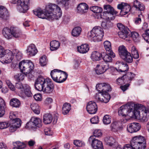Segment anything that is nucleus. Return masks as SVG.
<instances>
[{
    "label": "nucleus",
    "instance_id": "f257e3e1",
    "mask_svg": "<svg viewBox=\"0 0 149 149\" xmlns=\"http://www.w3.org/2000/svg\"><path fill=\"white\" fill-rule=\"evenodd\" d=\"M44 10V11L40 8H38L33 10V12L39 18L52 20L57 19L62 15L61 8L55 4H49L46 6Z\"/></svg>",
    "mask_w": 149,
    "mask_h": 149
},
{
    "label": "nucleus",
    "instance_id": "f03ea898",
    "mask_svg": "<svg viewBox=\"0 0 149 149\" xmlns=\"http://www.w3.org/2000/svg\"><path fill=\"white\" fill-rule=\"evenodd\" d=\"M36 89L39 91H42L47 93H52L54 86L52 80L49 78L45 79L42 77H39L35 83Z\"/></svg>",
    "mask_w": 149,
    "mask_h": 149
},
{
    "label": "nucleus",
    "instance_id": "7ed1b4c3",
    "mask_svg": "<svg viewBox=\"0 0 149 149\" xmlns=\"http://www.w3.org/2000/svg\"><path fill=\"white\" fill-rule=\"evenodd\" d=\"M50 75L54 81L59 83L65 81L68 76V74L66 72L58 69L52 70L50 72Z\"/></svg>",
    "mask_w": 149,
    "mask_h": 149
},
{
    "label": "nucleus",
    "instance_id": "20e7f679",
    "mask_svg": "<svg viewBox=\"0 0 149 149\" xmlns=\"http://www.w3.org/2000/svg\"><path fill=\"white\" fill-rule=\"evenodd\" d=\"M103 36V29L100 26H95L88 34V38L95 42L101 41Z\"/></svg>",
    "mask_w": 149,
    "mask_h": 149
},
{
    "label": "nucleus",
    "instance_id": "39448f33",
    "mask_svg": "<svg viewBox=\"0 0 149 149\" xmlns=\"http://www.w3.org/2000/svg\"><path fill=\"white\" fill-rule=\"evenodd\" d=\"M130 144L135 149H145L146 145L145 138L140 135L133 137Z\"/></svg>",
    "mask_w": 149,
    "mask_h": 149
},
{
    "label": "nucleus",
    "instance_id": "423d86ee",
    "mask_svg": "<svg viewBox=\"0 0 149 149\" xmlns=\"http://www.w3.org/2000/svg\"><path fill=\"white\" fill-rule=\"evenodd\" d=\"M42 126L41 120L36 117H32L29 122L26 124V126L29 128L34 129L36 127H40Z\"/></svg>",
    "mask_w": 149,
    "mask_h": 149
},
{
    "label": "nucleus",
    "instance_id": "0eeeda50",
    "mask_svg": "<svg viewBox=\"0 0 149 149\" xmlns=\"http://www.w3.org/2000/svg\"><path fill=\"white\" fill-rule=\"evenodd\" d=\"M133 105H132L131 104H126L123 105L119 108L118 110V114L119 115L123 116H129L130 111L133 109Z\"/></svg>",
    "mask_w": 149,
    "mask_h": 149
},
{
    "label": "nucleus",
    "instance_id": "6e6552de",
    "mask_svg": "<svg viewBox=\"0 0 149 149\" xmlns=\"http://www.w3.org/2000/svg\"><path fill=\"white\" fill-rule=\"evenodd\" d=\"M89 141L91 142L92 147L94 149H104L102 142L95 139L93 136L90 137Z\"/></svg>",
    "mask_w": 149,
    "mask_h": 149
},
{
    "label": "nucleus",
    "instance_id": "1a4fd4ad",
    "mask_svg": "<svg viewBox=\"0 0 149 149\" xmlns=\"http://www.w3.org/2000/svg\"><path fill=\"white\" fill-rule=\"evenodd\" d=\"M86 110L90 114H95L97 109V107L96 103L93 101H90L86 105Z\"/></svg>",
    "mask_w": 149,
    "mask_h": 149
},
{
    "label": "nucleus",
    "instance_id": "9d476101",
    "mask_svg": "<svg viewBox=\"0 0 149 149\" xmlns=\"http://www.w3.org/2000/svg\"><path fill=\"white\" fill-rule=\"evenodd\" d=\"M117 13L118 12L112 13L111 12H104L101 13L100 14H99L100 16H98L97 17V19H99L102 18L110 21L111 20L114 19V17L113 15H116Z\"/></svg>",
    "mask_w": 149,
    "mask_h": 149
},
{
    "label": "nucleus",
    "instance_id": "9b49d317",
    "mask_svg": "<svg viewBox=\"0 0 149 149\" xmlns=\"http://www.w3.org/2000/svg\"><path fill=\"white\" fill-rule=\"evenodd\" d=\"M118 9L121 10L120 14L122 15H125L128 13L130 11V6L127 3H122L117 6Z\"/></svg>",
    "mask_w": 149,
    "mask_h": 149
},
{
    "label": "nucleus",
    "instance_id": "f8f14e48",
    "mask_svg": "<svg viewBox=\"0 0 149 149\" xmlns=\"http://www.w3.org/2000/svg\"><path fill=\"white\" fill-rule=\"evenodd\" d=\"M140 128L141 125L139 123H133L127 125V129L129 132L133 133L138 131Z\"/></svg>",
    "mask_w": 149,
    "mask_h": 149
},
{
    "label": "nucleus",
    "instance_id": "ddd939ff",
    "mask_svg": "<svg viewBox=\"0 0 149 149\" xmlns=\"http://www.w3.org/2000/svg\"><path fill=\"white\" fill-rule=\"evenodd\" d=\"M8 51H9L8 50H4V51L0 52V58H2L6 56V57H7L8 58V59H6L5 61H3L4 63H5L6 64H8L12 62L13 59V56L12 55V52H10L9 53L8 55L6 54V53Z\"/></svg>",
    "mask_w": 149,
    "mask_h": 149
},
{
    "label": "nucleus",
    "instance_id": "4468645a",
    "mask_svg": "<svg viewBox=\"0 0 149 149\" xmlns=\"http://www.w3.org/2000/svg\"><path fill=\"white\" fill-rule=\"evenodd\" d=\"M17 3L22 8L20 9L21 12L25 13L28 10L29 0H20L18 1Z\"/></svg>",
    "mask_w": 149,
    "mask_h": 149
},
{
    "label": "nucleus",
    "instance_id": "2eb2a0df",
    "mask_svg": "<svg viewBox=\"0 0 149 149\" xmlns=\"http://www.w3.org/2000/svg\"><path fill=\"white\" fill-rule=\"evenodd\" d=\"M130 33V31L128 28H126L125 29V30H123L122 31H119L118 33V35L120 38L126 40H129V38L130 37V35L129 33Z\"/></svg>",
    "mask_w": 149,
    "mask_h": 149
},
{
    "label": "nucleus",
    "instance_id": "dca6fc26",
    "mask_svg": "<svg viewBox=\"0 0 149 149\" xmlns=\"http://www.w3.org/2000/svg\"><path fill=\"white\" fill-rule=\"evenodd\" d=\"M0 18L4 20L9 18V14L7 8L5 7L0 6Z\"/></svg>",
    "mask_w": 149,
    "mask_h": 149
},
{
    "label": "nucleus",
    "instance_id": "f3484780",
    "mask_svg": "<svg viewBox=\"0 0 149 149\" xmlns=\"http://www.w3.org/2000/svg\"><path fill=\"white\" fill-rule=\"evenodd\" d=\"M140 120L143 122H146L148 121L149 117V109L144 108L141 111Z\"/></svg>",
    "mask_w": 149,
    "mask_h": 149
},
{
    "label": "nucleus",
    "instance_id": "a211bd4d",
    "mask_svg": "<svg viewBox=\"0 0 149 149\" xmlns=\"http://www.w3.org/2000/svg\"><path fill=\"white\" fill-rule=\"evenodd\" d=\"M38 50L35 45L33 44H31L27 47L26 53L30 56H35L37 53Z\"/></svg>",
    "mask_w": 149,
    "mask_h": 149
},
{
    "label": "nucleus",
    "instance_id": "6ab92c4d",
    "mask_svg": "<svg viewBox=\"0 0 149 149\" xmlns=\"http://www.w3.org/2000/svg\"><path fill=\"white\" fill-rule=\"evenodd\" d=\"M34 66H19L21 72L28 74L29 76L30 75L32 76L30 72L33 69Z\"/></svg>",
    "mask_w": 149,
    "mask_h": 149
},
{
    "label": "nucleus",
    "instance_id": "aec40b11",
    "mask_svg": "<svg viewBox=\"0 0 149 149\" xmlns=\"http://www.w3.org/2000/svg\"><path fill=\"white\" fill-rule=\"evenodd\" d=\"M104 45L107 53L112 57H115V54L111 50V45L110 42L108 41H105L104 43Z\"/></svg>",
    "mask_w": 149,
    "mask_h": 149
},
{
    "label": "nucleus",
    "instance_id": "412c9836",
    "mask_svg": "<svg viewBox=\"0 0 149 149\" xmlns=\"http://www.w3.org/2000/svg\"><path fill=\"white\" fill-rule=\"evenodd\" d=\"M100 94V97L97 98L98 100L105 103L108 102L111 98L110 95L108 92H103Z\"/></svg>",
    "mask_w": 149,
    "mask_h": 149
},
{
    "label": "nucleus",
    "instance_id": "4be33fe9",
    "mask_svg": "<svg viewBox=\"0 0 149 149\" xmlns=\"http://www.w3.org/2000/svg\"><path fill=\"white\" fill-rule=\"evenodd\" d=\"M77 8L79 13L84 14L87 12L88 9V6L85 3H82L78 5Z\"/></svg>",
    "mask_w": 149,
    "mask_h": 149
},
{
    "label": "nucleus",
    "instance_id": "5701e85b",
    "mask_svg": "<svg viewBox=\"0 0 149 149\" xmlns=\"http://www.w3.org/2000/svg\"><path fill=\"white\" fill-rule=\"evenodd\" d=\"M3 34L4 37L9 40L12 38V30L8 27L4 28L3 30Z\"/></svg>",
    "mask_w": 149,
    "mask_h": 149
},
{
    "label": "nucleus",
    "instance_id": "b1692460",
    "mask_svg": "<svg viewBox=\"0 0 149 149\" xmlns=\"http://www.w3.org/2000/svg\"><path fill=\"white\" fill-rule=\"evenodd\" d=\"M109 68V66H97L95 70L96 74L99 75L104 73Z\"/></svg>",
    "mask_w": 149,
    "mask_h": 149
},
{
    "label": "nucleus",
    "instance_id": "393cba45",
    "mask_svg": "<svg viewBox=\"0 0 149 149\" xmlns=\"http://www.w3.org/2000/svg\"><path fill=\"white\" fill-rule=\"evenodd\" d=\"M78 51L82 54L86 53L89 49V46L86 44H82L80 46L77 47Z\"/></svg>",
    "mask_w": 149,
    "mask_h": 149
},
{
    "label": "nucleus",
    "instance_id": "a878e982",
    "mask_svg": "<svg viewBox=\"0 0 149 149\" xmlns=\"http://www.w3.org/2000/svg\"><path fill=\"white\" fill-rule=\"evenodd\" d=\"M129 116L131 118L134 117L136 119H140L141 111L138 109L130 110L129 112Z\"/></svg>",
    "mask_w": 149,
    "mask_h": 149
},
{
    "label": "nucleus",
    "instance_id": "bb28decb",
    "mask_svg": "<svg viewBox=\"0 0 149 149\" xmlns=\"http://www.w3.org/2000/svg\"><path fill=\"white\" fill-rule=\"evenodd\" d=\"M90 9L93 12L95 13L94 16L97 19L98 16H100V14L102 13V9L97 6H93L90 8Z\"/></svg>",
    "mask_w": 149,
    "mask_h": 149
},
{
    "label": "nucleus",
    "instance_id": "cd10ccee",
    "mask_svg": "<svg viewBox=\"0 0 149 149\" xmlns=\"http://www.w3.org/2000/svg\"><path fill=\"white\" fill-rule=\"evenodd\" d=\"M106 145L110 147H115L116 144L115 140L112 137H106L104 139Z\"/></svg>",
    "mask_w": 149,
    "mask_h": 149
},
{
    "label": "nucleus",
    "instance_id": "c85d7f7f",
    "mask_svg": "<svg viewBox=\"0 0 149 149\" xmlns=\"http://www.w3.org/2000/svg\"><path fill=\"white\" fill-rule=\"evenodd\" d=\"M60 45V42L56 40H53L50 43V49L51 51H54L57 50Z\"/></svg>",
    "mask_w": 149,
    "mask_h": 149
},
{
    "label": "nucleus",
    "instance_id": "c756f323",
    "mask_svg": "<svg viewBox=\"0 0 149 149\" xmlns=\"http://www.w3.org/2000/svg\"><path fill=\"white\" fill-rule=\"evenodd\" d=\"M71 109V105L69 103H64L62 107V112L64 115L67 114Z\"/></svg>",
    "mask_w": 149,
    "mask_h": 149
},
{
    "label": "nucleus",
    "instance_id": "7c9ffc66",
    "mask_svg": "<svg viewBox=\"0 0 149 149\" xmlns=\"http://www.w3.org/2000/svg\"><path fill=\"white\" fill-rule=\"evenodd\" d=\"M52 120V117L50 113H47L44 115L43 122L45 124H48L51 123Z\"/></svg>",
    "mask_w": 149,
    "mask_h": 149
},
{
    "label": "nucleus",
    "instance_id": "2f4dec72",
    "mask_svg": "<svg viewBox=\"0 0 149 149\" xmlns=\"http://www.w3.org/2000/svg\"><path fill=\"white\" fill-rule=\"evenodd\" d=\"M134 6L138 10L143 11L145 9L144 5L137 0H135L134 1Z\"/></svg>",
    "mask_w": 149,
    "mask_h": 149
},
{
    "label": "nucleus",
    "instance_id": "473e14b6",
    "mask_svg": "<svg viewBox=\"0 0 149 149\" xmlns=\"http://www.w3.org/2000/svg\"><path fill=\"white\" fill-rule=\"evenodd\" d=\"M102 54L98 52L95 51L92 52L91 58L93 61H98L100 60Z\"/></svg>",
    "mask_w": 149,
    "mask_h": 149
},
{
    "label": "nucleus",
    "instance_id": "72a5a7b5",
    "mask_svg": "<svg viewBox=\"0 0 149 149\" xmlns=\"http://www.w3.org/2000/svg\"><path fill=\"white\" fill-rule=\"evenodd\" d=\"M119 54L120 57L123 58L125 57V56L129 53L125 47L124 46H121L119 47L118 49Z\"/></svg>",
    "mask_w": 149,
    "mask_h": 149
},
{
    "label": "nucleus",
    "instance_id": "f704fd0d",
    "mask_svg": "<svg viewBox=\"0 0 149 149\" xmlns=\"http://www.w3.org/2000/svg\"><path fill=\"white\" fill-rule=\"evenodd\" d=\"M10 105L14 107H19L21 104L19 100L16 98H13L10 101Z\"/></svg>",
    "mask_w": 149,
    "mask_h": 149
},
{
    "label": "nucleus",
    "instance_id": "c9c22d12",
    "mask_svg": "<svg viewBox=\"0 0 149 149\" xmlns=\"http://www.w3.org/2000/svg\"><path fill=\"white\" fill-rule=\"evenodd\" d=\"M81 29L79 26L74 27L72 31V35L74 37H78L80 34Z\"/></svg>",
    "mask_w": 149,
    "mask_h": 149
},
{
    "label": "nucleus",
    "instance_id": "e433bc0d",
    "mask_svg": "<svg viewBox=\"0 0 149 149\" xmlns=\"http://www.w3.org/2000/svg\"><path fill=\"white\" fill-rule=\"evenodd\" d=\"M31 107L33 111L36 114H38L40 113L39 106L37 104L32 103L31 105Z\"/></svg>",
    "mask_w": 149,
    "mask_h": 149
},
{
    "label": "nucleus",
    "instance_id": "4c0bfd02",
    "mask_svg": "<svg viewBox=\"0 0 149 149\" xmlns=\"http://www.w3.org/2000/svg\"><path fill=\"white\" fill-rule=\"evenodd\" d=\"M13 144L15 147L13 149H25V145L21 142L18 141L14 142Z\"/></svg>",
    "mask_w": 149,
    "mask_h": 149
},
{
    "label": "nucleus",
    "instance_id": "58836bf2",
    "mask_svg": "<svg viewBox=\"0 0 149 149\" xmlns=\"http://www.w3.org/2000/svg\"><path fill=\"white\" fill-rule=\"evenodd\" d=\"M24 86V88L23 90L24 91V93L25 95L28 97L32 96L33 94L30 90V88L29 86L27 84H25Z\"/></svg>",
    "mask_w": 149,
    "mask_h": 149
},
{
    "label": "nucleus",
    "instance_id": "ea45409f",
    "mask_svg": "<svg viewBox=\"0 0 149 149\" xmlns=\"http://www.w3.org/2000/svg\"><path fill=\"white\" fill-rule=\"evenodd\" d=\"M104 12H106L116 13L117 12L114 10L113 7L109 5H105L103 7Z\"/></svg>",
    "mask_w": 149,
    "mask_h": 149
},
{
    "label": "nucleus",
    "instance_id": "a19ab883",
    "mask_svg": "<svg viewBox=\"0 0 149 149\" xmlns=\"http://www.w3.org/2000/svg\"><path fill=\"white\" fill-rule=\"evenodd\" d=\"M116 81L117 84L119 85L124 84L127 82L125 75H123L121 77H119L116 80Z\"/></svg>",
    "mask_w": 149,
    "mask_h": 149
},
{
    "label": "nucleus",
    "instance_id": "79ce46f5",
    "mask_svg": "<svg viewBox=\"0 0 149 149\" xmlns=\"http://www.w3.org/2000/svg\"><path fill=\"white\" fill-rule=\"evenodd\" d=\"M108 54H107L106 53H103L102 54V57L105 62H109L112 61V58H114L111 56L110 55L109 56Z\"/></svg>",
    "mask_w": 149,
    "mask_h": 149
},
{
    "label": "nucleus",
    "instance_id": "37998d69",
    "mask_svg": "<svg viewBox=\"0 0 149 149\" xmlns=\"http://www.w3.org/2000/svg\"><path fill=\"white\" fill-rule=\"evenodd\" d=\"M124 75H125L127 82L129 81V83L131 82L135 76V74L131 72H128Z\"/></svg>",
    "mask_w": 149,
    "mask_h": 149
},
{
    "label": "nucleus",
    "instance_id": "c03bdc74",
    "mask_svg": "<svg viewBox=\"0 0 149 149\" xmlns=\"http://www.w3.org/2000/svg\"><path fill=\"white\" fill-rule=\"evenodd\" d=\"M131 54L133 58L135 59L139 58V55L137 51L136 50L135 47L133 46L132 47L131 50Z\"/></svg>",
    "mask_w": 149,
    "mask_h": 149
},
{
    "label": "nucleus",
    "instance_id": "a18cd8bd",
    "mask_svg": "<svg viewBox=\"0 0 149 149\" xmlns=\"http://www.w3.org/2000/svg\"><path fill=\"white\" fill-rule=\"evenodd\" d=\"M111 121V117L109 115H106L103 118V122L105 125H107L110 124Z\"/></svg>",
    "mask_w": 149,
    "mask_h": 149
},
{
    "label": "nucleus",
    "instance_id": "49530a36",
    "mask_svg": "<svg viewBox=\"0 0 149 149\" xmlns=\"http://www.w3.org/2000/svg\"><path fill=\"white\" fill-rule=\"evenodd\" d=\"M111 23L110 21L107 20L102 22L101 26L105 29H108L111 26Z\"/></svg>",
    "mask_w": 149,
    "mask_h": 149
},
{
    "label": "nucleus",
    "instance_id": "de8ad7c7",
    "mask_svg": "<svg viewBox=\"0 0 149 149\" xmlns=\"http://www.w3.org/2000/svg\"><path fill=\"white\" fill-rule=\"evenodd\" d=\"M34 65V63L30 60H23L19 63V65Z\"/></svg>",
    "mask_w": 149,
    "mask_h": 149
},
{
    "label": "nucleus",
    "instance_id": "09e8293b",
    "mask_svg": "<svg viewBox=\"0 0 149 149\" xmlns=\"http://www.w3.org/2000/svg\"><path fill=\"white\" fill-rule=\"evenodd\" d=\"M111 88L110 85L106 83H103V92H108L111 91Z\"/></svg>",
    "mask_w": 149,
    "mask_h": 149
},
{
    "label": "nucleus",
    "instance_id": "8fccbe9b",
    "mask_svg": "<svg viewBox=\"0 0 149 149\" xmlns=\"http://www.w3.org/2000/svg\"><path fill=\"white\" fill-rule=\"evenodd\" d=\"M130 37H131L134 41L136 42L139 39V34L136 32H132L130 35Z\"/></svg>",
    "mask_w": 149,
    "mask_h": 149
},
{
    "label": "nucleus",
    "instance_id": "3c124183",
    "mask_svg": "<svg viewBox=\"0 0 149 149\" xmlns=\"http://www.w3.org/2000/svg\"><path fill=\"white\" fill-rule=\"evenodd\" d=\"M125 56V57L122 58L124 59L127 62L130 63L133 61L132 57L130 53H128Z\"/></svg>",
    "mask_w": 149,
    "mask_h": 149
},
{
    "label": "nucleus",
    "instance_id": "603ef678",
    "mask_svg": "<svg viewBox=\"0 0 149 149\" xmlns=\"http://www.w3.org/2000/svg\"><path fill=\"white\" fill-rule=\"evenodd\" d=\"M9 126V124L8 121L0 122V129H3L8 127Z\"/></svg>",
    "mask_w": 149,
    "mask_h": 149
},
{
    "label": "nucleus",
    "instance_id": "864d4df0",
    "mask_svg": "<svg viewBox=\"0 0 149 149\" xmlns=\"http://www.w3.org/2000/svg\"><path fill=\"white\" fill-rule=\"evenodd\" d=\"M111 128L112 131L114 132L117 131L118 129L117 123L116 122H113L111 125Z\"/></svg>",
    "mask_w": 149,
    "mask_h": 149
},
{
    "label": "nucleus",
    "instance_id": "5fc2aeb1",
    "mask_svg": "<svg viewBox=\"0 0 149 149\" xmlns=\"http://www.w3.org/2000/svg\"><path fill=\"white\" fill-rule=\"evenodd\" d=\"M25 76L23 74H18L15 76V78L17 81H19L23 80Z\"/></svg>",
    "mask_w": 149,
    "mask_h": 149
},
{
    "label": "nucleus",
    "instance_id": "6e6d98bb",
    "mask_svg": "<svg viewBox=\"0 0 149 149\" xmlns=\"http://www.w3.org/2000/svg\"><path fill=\"white\" fill-rule=\"evenodd\" d=\"M47 60L45 56H41L40 59V63L41 65H46L47 64Z\"/></svg>",
    "mask_w": 149,
    "mask_h": 149
},
{
    "label": "nucleus",
    "instance_id": "4d7b16f0",
    "mask_svg": "<svg viewBox=\"0 0 149 149\" xmlns=\"http://www.w3.org/2000/svg\"><path fill=\"white\" fill-rule=\"evenodd\" d=\"M145 32L142 34V36L147 42L149 43V29L145 31Z\"/></svg>",
    "mask_w": 149,
    "mask_h": 149
},
{
    "label": "nucleus",
    "instance_id": "13d9d810",
    "mask_svg": "<svg viewBox=\"0 0 149 149\" xmlns=\"http://www.w3.org/2000/svg\"><path fill=\"white\" fill-rule=\"evenodd\" d=\"M96 89L100 92L98 94H97V96L103 92V83L99 84L96 85Z\"/></svg>",
    "mask_w": 149,
    "mask_h": 149
},
{
    "label": "nucleus",
    "instance_id": "bf43d9fd",
    "mask_svg": "<svg viewBox=\"0 0 149 149\" xmlns=\"http://www.w3.org/2000/svg\"><path fill=\"white\" fill-rule=\"evenodd\" d=\"M6 83L8 86V88L10 90L12 91H14L15 90V87L9 80H6Z\"/></svg>",
    "mask_w": 149,
    "mask_h": 149
},
{
    "label": "nucleus",
    "instance_id": "052dcab7",
    "mask_svg": "<svg viewBox=\"0 0 149 149\" xmlns=\"http://www.w3.org/2000/svg\"><path fill=\"white\" fill-rule=\"evenodd\" d=\"M21 35V33L18 30H12V36L15 38L19 37Z\"/></svg>",
    "mask_w": 149,
    "mask_h": 149
},
{
    "label": "nucleus",
    "instance_id": "680f3d73",
    "mask_svg": "<svg viewBox=\"0 0 149 149\" xmlns=\"http://www.w3.org/2000/svg\"><path fill=\"white\" fill-rule=\"evenodd\" d=\"M21 120L19 118H17L13 121V124L19 127L21 125Z\"/></svg>",
    "mask_w": 149,
    "mask_h": 149
},
{
    "label": "nucleus",
    "instance_id": "e2e57ef3",
    "mask_svg": "<svg viewBox=\"0 0 149 149\" xmlns=\"http://www.w3.org/2000/svg\"><path fill=\"white\" fill-rule=\"evenodd\" d=\"M74 145L78 147H82L84 145V143L82 141L78 140H75L74 141Z\"/></svg>",
    "mask_w": 149,
    "mask_h": 149
},
{
    "label": "nucleus",
    "instance_id": "0e129e2a",
    "mask_svg": "<svg viewBox=\"0 0 149 149\" xmlns=\"http://www.w3.org/2000/svg\"><path fill=\"white\" fill-rule=\"evenodd\" d=\"M121 67L119 68L120 69H118V72H125L127 71L129 69V68L128 66H121Z\"/></svg>",
    "mask_w": 149,
    "mask_h": 149
},
{
    "label": "nucleus",
    "instance_id": "69168bd1",
    "mask_svg": "<svg viewBox=\"0 0 149 149\" xmlns=\"http://www.w3.org/2000/svg\"><path fill=\"white\" fill-rule=\"evenodd\" d=\"M93 136L99 137L101 136L102 133L100 130L96 129L93 132Z\"/></svg>",
    "mask_w": 149,
    "mask_h": 149
},
{
    "label": "nucleus",
    "instance_id": "338daca9",
    "mask_svg": "<svg viewBox=\"0 0 149 149\" xmlns=\"http://www.w3.org/2000/svg\"><path fill=\"white\" fill-rule=\"evenodd\" d=\"M90 121L93 124L97 123L99 121L98 117L96 116L92 118L90 120Z\"/></svg>",
    "mask_w": 149,
    "mask_h": 149
},
{
    "label": "nucleus",
    "instance_id": "774afa93",
    "mask_svg": "<svg viewBox=\"0 0 149 149\" xmlns=\"http://www.w3.org/2000/svg\"><path fill=\"white\" fill-rule=\"evenodd\" d=\"M25 84L23 85L21 82L19 81L16 84L15 87L17 88L21 89L22 90L24 88Z\"/></svg>",
    "mask_w": 149,
    "mask_h": 149
}]
</instances>
